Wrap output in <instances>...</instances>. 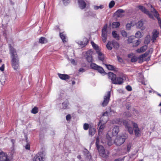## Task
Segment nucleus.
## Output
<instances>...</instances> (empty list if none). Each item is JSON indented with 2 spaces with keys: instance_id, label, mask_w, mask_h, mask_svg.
<instances>
[{
  "instance_id": "1",
  "label": "nucleus",
  "mask_w": 161,
  "mask_h": 161,
  "mask_svg": "<svg viewBox=\"0 0 161 161\" xmlns=\"http://www.w3.org/2000/svg\"><path fill=\"white\" fill-rule=\"evenodd\" d=\"M10 53L11 58V63L13 68L14 70L19 69V60L16 50L13 48L10 47Z\"/></svg>"
},
{
  "instance_id": "2",
  "label": "nucleus",
  "mask_w": 161,
  "mask_h": 161,
  "mask_svg": "<svg viewBox=\"0 0 161 161\" xmlns=\"http://www.w3.org/2000/svg\"><path fill=\"white\" fill-rule=\"evenodd\" d=\"M108 78L110 79L112 83L114 84L121 85L123 83L124 75H122L123 77H117L116 75L111 72L108 73Z\"/></svg>"
},
{
  "instance_id": "3",
  "label": "nucleus",
  "mask_w": 161,
  "mask_h": 161,
  "mask_svg": "<svg viewBox=\"0 0 161 161\" xmlns=\"http://www.w3.org/2000/svg\"><path fill=\"white\" fill-rule=\"evenodd\" d=\"M97 148L100 156L104 158H107L108 157L109 152L108 150H105L103 146L100 145Z\"/></svg>"
},
{
  "instance_id": "4",
  "label": "nucleus",
  "mask_w": 161,
  "mask_h": 161,
  "mask_svg": "<svg viewBox=\"0 0 161 161\" xmlns=\"http://www.w3.org/2000/svg\"><path fill=\"white\" fill-rule=\"evenodd\" d=\"M45 156L44 152H39L34 157L33 161H43L45 158Z\"/></svg>"
},
{
  "instance_id": "5",
  "label": "nucleus",
  "mask_w": 161,
  "mask_h": 161,
  "mask_svg": "<svg viewBox=\"0 0 161 161\" xmlns=\"http://www.w3.org/2000/svg\"><path fill=\"white\" fill-rule=\"evenodd\" d=\"M110 92L108 91L107 94L104 96L103 101L101 104L103 107H105L108 104L110 100Z\"/></svg>"
},
{
  "instance_id": "6",
  "label": "nucleus",
  "mask_w": 161,
  "mask_h": 161,
  "mask_svg": "<svg viewBox=\"0 0 161 161\" xmlns=\"http://www.w3.org/2000/svg\"><path fill=\"white\" fill-rule=\"evenodd\" d=\"M138 7L139 9L143 13L147 15L150 18L152 19H154L153 15L148 10L146 9L144 7L140 5H139Z\"/></svg>"
},
{
  "instance_id": "7",
  "label": "nucleus",
  "mask_w": 161,
  "mask_h": 161,
  "mask_svg": "<svg viewBox=\"0 0 161 161\" xmlns=\"http://www.w3.org/2000/svg\"><path fill=\"white\" fill-rule=\"evenodd\" d=\"M125 138L123 136H117L114 140V143L117 146H120L125 142Z\"/></svg>"
},
{
  "instance_id": "8",
  "label": "nucleus",
  "mask_w": 161,
  "mask_h": 161,
  "mask_svg": "<svg viewBox=\"0 0 161 161\" xmlns=\"http://www.w3.org/2000/svg\"><path fill=\"white\" fill-rule=\"evenodd\" d=\"M151 12L158 19L159 24H161V20L160 18L159 17V14L158 13L152 5H151Z\"/></svg>"
},
{
  "instance_id": "9",
  "label": "nucleus",
  "mask_w": 161,
  "mask_h": 161,
  "mask_svg": "<svg viewBox=\"0 0 161 161\" xmlns=\"http://www.w3.org/2000/svg\"><path fill=\"white\" fill-rule=\"evenodd\" d=\"M0 161H10V160L7 153L2 152H0Z\"/></svg>"
},
{
  "instance_id": "10",
  "label": "nucleus",
  "mask_w": 161,
  "mask_h": 161,
  "mask_svg": "<svg viewBox=\"0 0 161 161\" xmlns=\"http://www.w3.org/2000/svg\"><path fill=\"white\" fill-rule=\"evenodd\" d=\"M107 25L106 24L103 27L102 30V39L103 42H105L107 39Z\"/></svg>"
},
{
  "instance_id": "11",
  "label": "nucleus",
  "mask_w": 161,
  "mask_h": 161,
  "mask_svg": "<svg viewBox=\"0 0 161 161\" xmlns=\"http://www.w3.org/2000/svg\"><path fill=\"white\" fill-rule=\"evenodd\" d=\"M123 125L125 126V128L127 129L128 131L130 134H132L133 133V128L131 127L127 121L124 120L123 121Z\"/></svg>"
},
{
  "instance_id": "12",
  "label": "nucleus",
  "mask_w": 161,
  "mask_h": 161,
  "mask_svg": "<svg viewBox=\"0 0 161 161\" xmlns=\"http://www.w3.org/2000/svg\"><path fill=\"white\" fill-rule=\"evenodd\" d=\"M84 155L85 156V160L86 161H91L92 159V156L89 151L85 149L83 151Z\"/></svg>"
},
{
  "instance_id": "13",
  "label": "nucleus",
  "mask_w": 161,
  "mask_h": 161,
  "mask_svg": "<svg viewBox=\"0 0 161 161\" xmlns=\"http://www.w3.org/2000/svg\"><path fill=\"white\" fill-rule=\"evenodd\" d=\"M3 74H4L3 71H0V82L3 85H4L5 84L7 79L6 76Z\"/></svg>"
},
{
  "instance_id": "14",
  "label": "nucleus",
  "mask_w": 161,
  "mask_h": 161,
  "mask_svg": "<svg viewBox=\"0 0 161 161\" xmlns=\"http://www.w3.org/2000/svg\"><path fill=\"white\" fill-rule=\"evenodd\" d=\"M93 54L92 51L89 50L86 52V58L88 62H92V55Z\"/></svg>"
},
{
  "instance_id": "15",
  "label": "nucleus",
  "mask_w": 161,
  "mask_h": 161,
  "mask_svg": "<svg viewBox=\"0 0 161 161\" xmlns=\"http://www.w3.org/2000/svg\"><path fill=\"white\" fill-rule=\"evenodd\" d=\"M90 67L92 69L96 70H104L102 67L98 66L95 63L91 64L90 65Z\"/></svg>"
},
{
  "instance_id": "16",
  "label": "nucleus",
  "mask_w": 161,
  "mask_h": 161,
  "mask_svg": "<svg viewBox=\"0 0 161 161\" xmlns=\"http://www.w3.org/2000/svg\"><path fill=\"white\" fill-rule=\"evenodd\" d=\"M125 11L123 9H118L115 12V14L118 17H121L124 15Z\"/></svg>"
},
{
  "instance_id": "17",
  "label": "nucleus",
  "mask_w": 161,
  "mask_h": 161,
  "mask_svg": "<svg viewBox=\"0 0 161 161\" xmlns=\"http://www.w3.org/2000/svg\"><path fill=\"white\" fill-rule=\"evenodd\" d=\"M78 5L80 8L82 9L85 8L86 6V3L84 0H78Z\"/></svg>"
},
{
  "instance_id": "18",
  "label": "nucleus",
  "mask_w": 161,
  "mask_h": 161,
  "mask_svg": "<svg viewBox=\"0 0 161 161\" xmlns=\"http://www.w3.org/2000/svg\"><path fill=\"white\" fill-rule=\"evenodd\" d=\"M148 55V53H146L141 55L138 58H137V60H138L139 63H142L144 60V58Z\"/></svg>"
},
{
  "instance_id": "19",
  "label": "nucleus",
  "mask_w": 161,
  "mask_h": 161,
  "mask_svg": "<svg viewBox=\"0 0 161 161\" xmlns=\"http://www.w3.org/2000/svg\"><path fill=\"white\" fill-rule=\"evenodd\" d=\"M119 131V128L118 126H114L112 130V134L113 136H117Z\"/></svg>"
},
{
  "instance_id": "20",
  "label": "nucleus",
  "mask_w": 161,
  "mask_h": 161,
  "mask_svg": "<svg viewBox=\"0 0 161 161\" xmlns=\"http://www.w3.org/2000/svg\"><path fill=\"white\" fill-rule=\"evenodd\" d=\"M58 75L60 79L62 80H66L69 79V75L64 74H61L58 73Z\"/></svg>"
},
{
  "instance_id": "21",
  "label": "nucleus",
  "mask_w": 161,
  "mask_h": 161,
  "mask_svg": "<svg viewBox=\"0 0 161 161\" xmlns=\"http://www.w3.org/2000/svg\"><path fill=\"white\" fill-rule=\"evenodd\" d=\"M124 121L122 119H120L119 118H117L113 120V124H119L120 125L122 123L123 124V121Z\"/></svg>"
},
{
  "instance_id": "22",
  "label": "nucleus",
  "mask_w": 161,
  "mask_h": 161,
  "mask_svg": "<svg viewBox=\"0 0 161 161\" xmlns=\"http://www.w3.org/2000/svg\"><path fill=\"white\" fill-rule=\"evenodd\" d=\"M143 23L142 21L140 20L138 21L136 24V27L141 29L143 30L145 29V28L143 26Z\"/></svg>"
},
{
  "instance_id": "23",
  "label": "nucleus",
  "mask_w": 161,
  "mask_h": 161,
  "mask_svg": "<svg viewBox=\"0 0 161 161\" xmlns=\"http://www.w3.org/2000/svg\"><path fill=\"white\" fill-rule=\"evenodd\" d=\"M158 33L156 30H154L153 31V37L152 39L153 42H154V41L156 40V38L158 37Z\"/></svg>"
},
{
  "instance_id": "24",
  "label": "nucleus",
  "mask_w": 161,
  "mask_h": 161,
  "mask_svg": "<svg viewBox=\"0 0 161 161\" xmlns=\"http://www.w3.org/2000/svg\"><path fill=\"white\" fill-rule=\"evenodd\" d=\"M85 16L94 18H96V14L92 12H89L86 13L85 14Z\"/></svg>"
},
{
  "instance_id": "25",
  "label": "nucleus",
  "mask_w": 161,
  "mask_h": 161,
  "mask_svg": "<svg viewBox=\"0 0 161 161\" xmlns=\"http://www.w3.org/2000/svg\"><path fill=\"white\" fill-rule=\"evenodd\" d=\"M147 46H143L141 47L140 48L136 50V52L138 53L144 52L147 50Z\"/></svg>"
},
{
  "instance_id": "26",
  "label": "nucleus",
  "mask_w": 161,
  "mask_h": 161,
  "mask_svg": "<svg viewBox=\"0 0 161 161\" xmlns=\"http://www.w3.org/2000/svg\"><path fill=\"white\" fill-rule=\"evenodd\" d=\"M96 130L93 127H90L89 130V134L91 136H93L95 133Z\"/></svg>"
},
{
  "instance_id": "27",
  "label": "nucleus",
  "mask_w": 161,
  "mask_h": 161,
  "mask_svg": "<svg viewBox=\"0 0 161 161\" xmlns=\"http://www.w3.org/2000/svg\"><path fill=\"white\" fill-rule=\"evenodd\" d=\"M68 105V101L67 100H66L62 103L61 107L62 109H65L67 108Z\"/></svg>"
},
{
  "instance_id": "28",
  "label": "nucleus",
  "mask_w": 161,
  "mask_h": 161,
  "mask_svg": "<svg viewBox=\"0 0 161 161\" xmlns=\"http://www.w3.org/2000/svg\"><path fill=\"white\" fill-rule=\"evenodd\" d=\"M25 141L26 144L25 146V148L26 149L29 150L30 149V143L28 142V141L27 140V136L26 135H25Z\"/></svg>"
},
{
  "instance_id": "29",
  "label": "nucleus",
  "mask_w": 161,
  "mask_h": 161,
  "mask_svg": "<svg viewBox=\"0 0 161 161\" xmlns=\"http://www.w3.org/2000/svg\"><path fill=\"white\" fill-rule=\"evenodd\" d=\"M98 55V58L100 60L103 61L104 60V55L100 51L97 53Z\"/></svg>"
},
{
  "instance_id": "30",
  "label": "nucleus",
  "mask_w": 161,
  "mask_h": 161,
  "mask_svg": "<svg viewBox=\"0 0 161 161\" xmlns=\"http://www.w3.org/2000/svg\"><path fill=\"white\" fill-rule=\"evenodd\" d=\"M91 43L92 46V47L96 50L97 53L99 51V48L97 45L95 44L93 41L91 42Z\"/></svg>"
},
{
  "instance_id": "31",
  "label": "nucleus",
  "mask_w": 161,
  "mask_h": 161,
  "mask_svg": "<svg viewBox=\"0 0 161 161\" xmlns=\"http://www.w3.org/2000/svg\"><path fill=\"white\" fill-rule=\"evenodd\" d=\"M47 42V39L44 37H41L39 39V43L42 44L46 43Z\"/></svg>"
},
{
  "instance_id": "32",
  "label": "nucleus",
  "mask_w": 161,
  "mask_h": 161,
  "mask_svg": "<svg viewBox=\"0 0 161 161\" xmlns=\"http://www.w3.org/2000/svg\"><path fill=\"white\" fill-rule=\"evenodd\" d=\"M112 35L114 38L117 40H119V35L117 34V32L115 31H114L112 32Z\"/></svg>"
},
{
  "instance_id": "33",
  "label": "nucleus",
  "mask_w": 161,
  "mask_h": 161,
  "mask_svg": "<svg viewBox=\"0 0 161 161\" xmlns=\"http://www.w3.org/2000/svg\"><path fill=\"white\" fill-rule=\"evenodd\" d=\"M107 68L109 70H116L114 66L110 64H105Z\"/></svg>"
},
{
  "instance_id": "34",
  "label": "nucleus",
  "mask_w": 161,
  "mask_h": 161,
  "mask_svg": "<svg viewBox=\"0 0 161 161\" xmlns=\"http://www.w3.org/2000/svg\"><path fill=\"white\" fill-rule=\"evenodd\" d=\"M134 132L135 136L137 137H139L141 135L140 131L139 128L135 129Z\"/></svg>"
},
{
  "instance_id": "35",
  "label": "nucleus",
  "mask_w": 161,
  "mask_h": 161,
  "mask_svg": "<svg viewBox=\"0 0 161 161\" xmlns=\"http://www.w3.org/2000/svg\"><path fill=\"white\" fill-rule=\"evenodd\" d=\"M120 25V23L119 22H113L112 25V27L113 28L118 27Z\"/></svg>"
},
{
  "instance_id": "36",
  "label": "nucleus",
  "mask_w": 161,
  "mask_h": 161,
  "mask_svg": "<svg viewBox=\"0 0 161 161\" xmlns=\"http://www.w3.org/2000/svg\"><path fill=\"white\" fill-rule=\"evenodd\" d=\"M60 36L62 39L63 42H66V35L64 34V33H60Z\"/></svg>"
},
{
  "instance_id": "37",
  "label": "nucleus",
  "mask_w": 161,
  "mask_h": 161,
  "mask_svg": "<svg viewBox=\"0 0 161 161\" xmlns=\"http://www.w3.org/2000/svg\"><path fill=\"white\" fill-rule=\"evenodd\" d=\"M150 41V36L149 35H147L145 37V43L148 44Z\"/></svg>"
},
{
  "instance_id": "38",
  "label": "nucleus",
  "mask_w": 161,
  "mask_h": 161,
  "mask_svg": "<svg viewBox=\"0 0 161 161\" xmlns=\"http://www.w3.org/2000/svg\"><path fill=\"white\" fill-rule=\"evenodd\" d=\"M142 35L141 32L139 31H138L137 32H136L135 34V37L136 38H141L142 37Z\"/></svg>"
},
{
  "instance_id": "39",
  "label": "nucleus",
  "mask_w": 161,
  "mask_h": 161,
  "mask_svg": "<svg viewBox=\"0 0 161 161\" xmlns=\"http://www.w3.org/2000/svg\"><path fill=\"white\" fill-rule=\"evenodd\" d=\"M138 80H141L144 79L143 75L142 72L138 73L137 75Z\"/></svg>"
},
{
  "instance_id": "40",
  "label": "nucleus",
  "mask_w": 161,
  "mask_h": 161,
  "mask_svg": "<svg viewBox=\"0 0 161 161\" xmlns=\"http://www.w3.org/2000/svg\"><path fill=\"white\" fill-rule=\"evenodd\" d=\"M104 125H101L99 127V129H98V135H100V134H101L103 129L104 128Z\"/></svg>"
},
{
  "instance_id": "41",
  "label": "nucleus",
  "mask_w": 161,
  "mask_h": 161,
  "mask_svg": "<svg viewBox=\"0 0 161 161\" xmlns=\"http://www.w3.org/2000/svg\"><path fill=\"white\" fill-rule=\"evenodd\" d=\"M112 45H113V47L117 49L119 47V43L117 42H116L115 41H113L112 42Z\"/></svg>"
},
{
  "instance_id": "42",
  "label": "nucleus",
  "mask_w": 161,
  "mask_h": 161,
  "mask_svg": "<svg viewBox=\"0 0 161 161\" xmlns=\"http://www.w3.org/2000/svg\"><path fill=\"white\" fill-rule=\"evenodd\" d=\"M135 37L134 36H131L129 37L128 38L127 41L129 43H131L132 42L133 40L134 39Z\"/></svg>"
},
{
  "instance_id": "43",
  "label": "nucleus",
  "mask_w": 161,
  "mask_h": 161,
  "mask_svg": "<svg viewBox=\"0 0 161 161\" xmlns=\"http://www.w3.org/2000/svg\"><path fill=\"white\" fill-rule=\"evenodd\" d=\"M78 44L80 45V47H83L86 45L87 44V41L86 42H84L82 41H79L78 42Z\"/></svg>"
},
{
  "instance_id": "44",
  "label": "nucleus",
  "mask_w": 161,
  "mask_h": 161,
  "mask_svg": "<svg viewBox=\"0 0 161 161\" xmlns=\"http://www.w3.org/2000/svg\"><path fill=\"white\" fill-rule=\"evenodd\" d=\"M31 113L34 114H36L38 112V108L37 107H34L31 110Z\"/></svg>"
},
{
  "instance_id": "45",
  "label": "nucleus",
  "mask_w": 161,
  "mask_h": 161,
  "mask_svg": "<svg viewBox=\"0 0 161 161\" xmlns=\"http://www.w3.org/2000/svg\"><path fill=\"white\" fill-rule=\"evenodd\" d=\"M99 142H100V140H99V137L97 136L96 139V146L97 148L98 147H99L101 145H99Z\"/></svg>"
},
{
  "instance_id": "46",
  "label": "nucleus",
  "mask_w": 161,
  "mask_h": 161,
  "mask_svg": "<svg viewBox=\"0 0 161 161\" xmlns=\"http://www.w3.org/2000/svg\"><path fill=\"white\" fill-rule=\"evenodd\" d=\"M123 115L126 117H131V113L129 111H127L125 112Z\"/></svg>"
},
{
  "instance_id": "47",
  "label": "nucleus",
  "mask_w": 161,
  "mask_h": 161,
  "mask_svg": "<svg viewBox=\"0 0 161 161\" xmlns=\"http://www.w3.org/2000/svg\"><path fill=\"white\" fill-rule=\"evenodd\" d=\"M127 151L128 152H129L130 148L131 147V143H127Z\"/></svg>"
},
{
  "instance_id": "48",
  "label": "nucleus",
  "mask_w": 161,
  "mask_h": 161,
  "mask_svg": "<svg viewBox=\"0 0 161 161\" xmlns=\"http://www.w3.org/2000/svg\"><path fill=\"white\" fill-rule=\"evenodd\" d=\"M106 47L108 50H111L112 49L111 43L110 42H108V43L106 45Z\"/></svg>"
},
{
  "instance_id": "49",
  "label": "nucleus",
  "mask_w": 161,
  "mask_h": 161,
  "mask_svg": "<svg viewBox=\"0 0 161 161\" xmlns=\"http://www.w3.org/2000/svg\"><path fill=\"white\" fill-rule=\"evenodd\" d=\"M122 35L124 37H127L128 35L127 33L124 30H122L121 31Z\"/></svg>"
},
{
  "instance_id": "50",
  "label": "nucleus",
  "mask_w": 161,
  "mask_h": 161,
  "mask_svg": "<svg viewBox=\"0 0 161 161\" xmlns=\"http://www.w3.org/2000/svg\"><path fill=\"white\" fill-rule=\"evenodd\" d=\"M89 128V125L87 123H85L83 125V129L85 130H87Z\"/></svg>"
},
{
  "instance_id": "51",
  "label": "nucleus",
  "mask_w": 161,
  "mask_h": 161,
  "mask_svg": "<svg viewBox=\"0 0 161 161\" xmlns=\"http://www.w3.org/2000/svg\"><path fill=\"white\" fill-rule=\"evenodd\" d=\"M131 123L132 124L133 126L135 129L139 128L138 125L136 123L132 121H131Z\"/></svg>"
},
{
  "instance_id": "52",
  "label": "nucleus",
  "mask_w": 161,
  "mask_h": 161,
  "mask_svg": "<svg viewBox=\"0 0 161 161\" xmlns=\"http://www.w3.org/2000/svg\"><path fill=\"white\" fill-rule=\"evenodd\" d=\"M115 3L114 1H111L109 4V7L110 8H112L114 5Z\"/></svg>"
},
{
  "instance_id": "53",
  "label": "nucleus",
  "mask_w": 161,
  "mask_h": 161,
  "mask_svg": "<svg viewBox=\"0 0 161 161\" xmlns=\"http://www.w3.org/2000/svg\"><path fill=\"white\" fill-rule=\"evenodd\" d=\"M137 60V58L134 56L131 59V61L132 62H135Z\"/></svg>"
},
{
  "instance_id": "54",
  "label": "nucleus",
  "mask_w": 161,
  "mask_h": 161,
  "mask_svg": "<svg viewBox=\"0 0 161 161\" xmlns=\"http://www.w3.org/2000/svg\"><path fill=\"white\" fill-rule=\"evenodd\" d=\"M140 43V41L139 40H138L135 42H134L133 43V46L135 47L139 45Z\"/></svg>"
},
{
  "instance_id": "55",
  "label": "nucleus",
  "mask_w": 161,
  "mask_h": 161,
  "mask_svg": "<svg viewBox=\"0 0 161 161\" xmlns=\"http://www.w3.org/2000/svg\"><path fill=\"white\" fill-rule=\"evenodd\" d=\"M103 8V5H100L99 6H94V9L95 10H97L99 8L102 9Z\"/></svg>"
},
{
  "instance_id": "56",
  "label": "nucleus",
  "mask_w": 161,
  "mask_h": 161,
  "mask_svg": "<svg viewBox=\"0 0 161 161\" xmlns=\"http://www.w3.org/2000/svg\"><path fill=\"white\" fill-rule=\"evenodd\" d=\"M131 25L129 23L127 24L126 25V29L128 30H130L131 29Z\"/></svg>"
},
{
  "instance_id": "57",
  "label": "nucleus",
  "mask_w": 161,
  "mask_h": 161,
  "mask_svg": "<svg viewBox=\"0 0 161 161\" xmlns=\"http://www.w3.org/2000/svg\"><path fill=\"white\" fill-rule=\"evenodd\" d=\"M125 157V156H124L123 158H119L116 159L114 160V161H124Z\"/></svg>"
},
{
  "instance_id": "58",
  "label": "nucleus",
  "mask_w": 161,
  "mask_h": 161,
  "mask_svg": "<svg viewBox=\"0 0 161 161\" xmlns=\"http://www.w3.org/2000/svg\"><path fill=\"white\" fill-rule=\"evenodd\" d=\"M126 89L129 91H130L132 90V87L130 85H127L126 87Z\"/></svg>"
},
{
  "instance_id": "59",
  "label": "nucleus",
  "mask_w": 161,
  "mask_h": 161,
  "mask_svg": "<svg viewBox=\"0 0 161 161\" xmlns=\"http://www.w3.org/2000/svg\"><path fill=\"white\" fill-rule=\"evenodd\" d=\"M138 80L139 81V82H141L142 85H146V84L145 83V82L144 80V79H142L141 80Z\"/></svg>"
},
{
  "instance_id": "60",
  "label": "nucleus",
  "mask_w": 161,
  "mask_h": 161,
  "mask_svg": "<svg viewBox=\"0 0 161 161\" xmlns=\"http://www.w3.org/2000/svg\"><path fill=\"white\" fill-rule=\"evenodd\" d=\"M153 52V49L152 48H150L149 50L147 51L146 53H148V55L149 54H151Z\"/></svg>"
},
{
  "instance_id": "61",
  "label": "nucleus",
  "mask_w": 161,
  "mask_h": 161,
  "mask_svg": "<svg viewBox=\"0 0 161 161\" xmlns=\"http://www.w3.org/2000/svg\"><path fill=\"white\" fill-rule=\"evenodd\" d=\"M66 119L68 121L69 120L71 119V116L70 114H68L66 116Z\"/></svg>"
},
{
  "instance_id": "62",
  "label": "nucleus",
  "mask_w": 161,
  "mask_h": 161,
  "mask_svg": "<svg viewBox=\"0 0 161 161\" xmlns=\"http://www.w3.org/2000/svg\"><path fill=\"white\" fill-rule=\"evenodd\" d=\"M97 72L103 75L107 74V73L105 72V71H97Z\"/></svg>"
},
{
  "instance_id": "63",
  "label": "nucleus",
  "mask_w": 161,
  "mask_h": 161,
  "mask_svg": "<svg viewBox=\"0 0 161 161\" xmlns=\"http://www.w3.org/2000/svg\"><path fill=\"white\" fill-rule=\"evenodd\" d=\"M71 62L72 64L74 65H76V64L75 60L74 59H72L71 60Z\"/></svg>"
},
{
  "instance_id": "64",
  "label": "nucleus",
  "mask_w": 161,
  "mask_h": 161,
  "mask_svg": "<svg viewBox=\"0 0 161 161\" xmlns=\"http://www.w3.org/2000/svg\"><path fill=\"white\" fill-rule=\"evenodd\" d=\"M70 0H63V3L64 4H66L69 3Z\"/></svg>"
}]
</instances>
